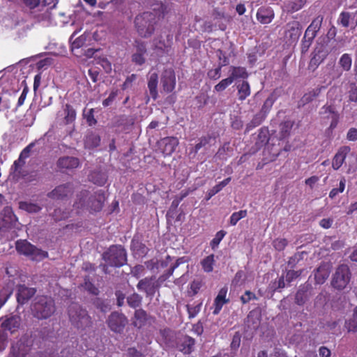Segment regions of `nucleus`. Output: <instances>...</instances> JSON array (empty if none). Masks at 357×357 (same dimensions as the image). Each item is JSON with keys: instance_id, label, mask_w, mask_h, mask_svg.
Instances as JSON below:
<instances>
[{"instance_id": "20e7f679", "label": "nucleus", "mask_w": 357, "mask_h": 357, "mask_svg": "<svg viewBox=\"0 0 357 357\" xmlns=\"http://www.w3.org/2000/svg\"><path fill=\"white\" fill-rule=\"evenodd\" d=\"M155 23L153 14L149 12L143 13L135 19V25L137 33L142 38H149L153 33Z\"/></svg>"}, {"instance_id": "e2e57ef3", "label": "nucleus", "mask_w": 357, "mask_h": 357, "mask_svg": "<svg viewBox=\"0 0 357 357\" xmlns=\"http://www.w3.org/2000/svg\"><path fill=\"white\" fill-rule=\"evenodd\" d=\"M344 327L348 332H357V319L353 317V319L347 320L344 323Z\"/></svg>"}, {"instance_id": "864d4df0", "label": "nucleus", "mask_w": 357, "mask_h": 357, "mask_svg": "<svg viewBox=\"0 0 357 357\" xmlns=\"http://www.w3.org/2000/svg\"><path fill=\"white\" fill-rule=\"evenodd\" d=\"M169 38V36H168ZM168 42L165 43L164 40H159L154 44V49L158 50L160 53L167 52L171 46L172 38H167Z\"/></svg>"}, {"instance_id": "1a4fd4ad", "label": "nucleus", "mask_w": 357, "mask_h": 357, "mask_svg": "<svg viewBox=\"0 0 357 357\" xmlns=\"http://www.w3.org/2000/svg\"><path fill=\"white\" fill-rule=\"evenodd\" d=\"M32 342L26 336L22 337L11 347L10 354L13 357H27L31 350Z\"/></svg>"}, {"instance_id": "338daca9", "label": "nucleus", "mask_w": 357, "mask_h": 357, "mask_svg": "<svg viewBox=\"0 0 357 357\" xmlns=\"http://www.w3.org/2000/svg\"><path fill=\"white\" fill-rule=\"evenodd\" d=\"M10 295L11 292L8 289L3 288L0 290V309L7 301Z\"/></svg>"}, {"instance_id": "58836bf2", "label": "nucleus", "mask_w": 357, "mask_h": 357, "mask_svg": "<svg viewBox=\"0 0 357 357\" xmlns=\"http://www.w3.org/2000/svg\"><path fill=\"white\" fill-rule=\"evenodd\" d=\"M210 136H203L200 137L195 146L190 150L189 155L192 154L193 157H195L202 148L206 146L210 142Z\"/></svg>"}, {"instance_id": "a18cd8bd", "label": "nucleus", "mask_w": 357, "mask_h": 357, "mask_svg": "<svg viewBox=\"0 0 357 357\" xmlns=\"http://www.w3.org/2000/svg\"><path fill=\"white\" fill-rule=\"evenodd\" d=\"M338 63L343 70H350L352 64V59L351 55L347 53L343 54L340 58Z\"/></svg>"}, {"instance_id": "39448f33", "label": "nucleus", "mask_w": 357, "mask_h": 357, "mask_svg": "<svg viewBox=\"0 0 357 357\" xmlns=\"http://www.w3.org/2000/svg\"><path fill=\"white\" fill-rule=\"evenodd\" d=\"M17 251L28 257L33 261H40L48 257V252L38 248L26 240H20L16 242Z\"/></svg>"}, {"instance_id": "412c9836", "label": "nucleus", "mask_w": 357, "mask_h": 357, "mask_svg": "<svg viewBox=\"0 0 357 357\" xmlns=\"http://www.w3.org/2000/svg\"><path fill=\"white\" fill-rule=\"evenodd\" d=\"M79 165V158L73 156H63L58 159L56 166L61 170H71Z\"/></svg>"}, {"instance_id": "c03bdc74", "label": "nucleus", "mask_w": 357, "mask_h": 357, "mask_svg": "<svg viewBox=\"0 0 357 357\" xmlns=\"http://www.w3.org/2000/svg\"><path fill=\"white\" fill-rule=\"evenodd\" d=\"M276 99L277 96H275V93H272L264 101L260 110V112H263L264 114H265V116H266L267 114L271 110V109L272 108Z\"/></svg>"}, {"instance_id": "a19ab883", "label": "nucleus", "mask_w": 357, "mask_h": 357, "mask_svg": "<svg viewBox=\"0 0 357 357\" xmlns=\"http://www.w3.org/2000/svg\"><path fill=\"white\" fill-rule=\"evenodd\" d=\"M214 255L211 254L206 257L201 261V265L204 272L211 273L213 270L215 264Z\"/></svg>"}, {"instance_id": "13d9d810", "label": "nucleus", "mask_w": 357, "mask_h": 357, "mask_svg": "<svg viewBox=\"0 0 357 357\" xmlns=\"http://www.w3.org/2000/svg\"><path fill=\"white\" fill-rule=\"evenodd\" d=\"M216 56L218 58V66L220 68L227 66L229 63V58L226 56L225 53L220 49L216 51Z\"/></svg>"}, {"instance_id": "6e6552de", "label": "nucleus", "mask_w": 357, "mask_h": 357, "mask_svg": "<svg viewBox=\"0 0 357 357\" xmlns=\"http://www.w3.org/2000/svg\"><path fill=\"white\" fill-rule=\"evenodd\" d=\"M319 115L324 120H331L329 130H333L337 126L340 121V114L334 105H324L319 111Z\"/></svg>"}, {"instance_id": "5701e85b", "label": "nucleus", "mask_w": 357, "mask_h": 357, "mask_svg": "<svg viewBox=\"0 0 357 357\" xmlns=\"http://www.w3.org/2000/svg\"><path fill=\"white\" fill-rule=\"evenodd\" d=\"M351 149L348 146H341L335 154L333 161L332 167L335 170H337L343 165L347 154L350 152Z\"/></svg>"}, {"instance_id": "f3484780", "label": "nucleus", "mask_w": 357, "mask_h": 357, "mask_svg": "<svg viewBox=\"0 0 357 357\" xmlns=\"http://www.w3.org/2000/svg\"><path fill=\"white\" fill-rule=\"evenodd\" d=\"M195 340L187 335L179 337L176 342V348L183 354H190L195 348Z\"/></svg>"}, {"instance_id": "7c9ffc66", "label": "nucleus", "mask_w": 357, "mask_h": 357, "mask_svg": "<svg viewBox=\"0 0 357 357\" xmlns=\"http://www.w3.org/2000/svg\"><path fill=\"white\" fill-rule=\"evenodd\" d=\"M323 89H325V86L317 87L309 91L308 93H305L301 99V104L305 105L311 102L314 98L319 96Z\"/></svg>"}, {"instance_id": "f8f14e48", "label": "nucleus", "mask_w": 357, "mask_h": 357, "mask_svg": "<svg viewBox=\"0 0 357 357\" xmlns=\"http://www.w3.org/2000/svg\"><path fill=\"white\" fill-rule=\"evenodd\" d=\"M178 139L176 137H166L158 142V149L164 156L172 155L178 145Z\"/></svg>"}, {"instance_id": "423d86ee", "label": "nucleus", "mask_w": 357, "mask_h": 357, "mask_svg": "<svg viewBox=\"0 0 357 357\" xmlns=\"http://www.w3.org/2000/svg\"><path fill=\"white\" fill-rule=\"evenodd\" d=\"M351 273L347 264H340L335 269L331 282V286L337 290H343L349 284Z\"/></svg>"}, {"instance_id": "680f3d73", "label": "nucleus", "mask_w": 357, "mask_h": 357, "mask_svg": "<svg viewBox=\"0 0 357 357\" xmlns=\"http://www.w3.org/2000/svg\"><path fill=\"white\" fill-rule=\"evenodd\" d=\"M257 297L255 294L250 290H246L243 295L240 298L241 301L243 304L248 303L252 300H257Z\"/></svg>"}, {"instance_id": "e433bc0d", "label": "nucleus", "mask_w": 357, "mask_h": 357, "mask_svg": "<svg viewBox=\"0 0 357 357\" xmlns=\"http://www.w3.org/2000/svg\"><path fill=\"white\" fill-rule=\"evenodd\" d=\"M294 122L291 121H286L280 125V139H284L287 138L293 128Z\"/></svg>"}, {"instance_id": "49530a36", "label": "nucleus", "mask_w": 357, "mask_h": 357, "mask_svg": "<svg viewBox=\"0 0 357 357\" xmlns=\"http://www.w3.org/2000/svg\"><path fill=\"white\" fill-rule=\"evenodd\" d=\"M64 119L66 124L73 123L76 119V112L75 109L69 104H66L64 108Z\"/></svg>"}, {"instance_id": "9d476101", "label": "nucleus", "mask_w": 357, "mask_h": 357, "mask_svg": "<svg viewBox=\"0 0 357 357\" xmlns=\"http://www.w3.org/2000/svg\"><path fill=\"white\" fill-rule=\"evenodd\" d=\"M74 192L75 186L73 183L68 182L56 186L47 194V196L53 199L63 200L70 197L73 195Z\"/></svg>"}, {"instance_id": "a211bd4d", "label": "nucleus", "mask_w": 357, "mask_h": 357, "mask_svg": "<svg viewBox=\"0 0 357 357\" xmlns=\"http://www.w3.org/2000/svg\"><path fill=\"white\" fill-rule=\"evenodd\" d=\"M36 289L28 287L25 284H19L17 286V301L19 304L23 305L36 294Z\"/></svg>"}, {"instance_id": "8fccbe9b", "label": "nucleus", "mask_w": 357, "mask_h": 357, "mask_svg": "<svg viewBox=\"0 0 357 357\" xmlns=\"http://www.w3.org/2000/svg\"><path fill=\"white\" fill-rule=\"evenodd\" d=\"M247 215V210H241L233 213L229 219V224L232 226L236 225L241 219L245 218Z\"/></svg>"}, {"instance_id": "37998d69", "label": "nucleus", "mask_w": 357, "mask_h": 357, "mask_svg": "<svg viewBox=\"0 0 357 357\" xmlns=\"http://www.w3.org/2000/svg\"><path fill=\"white\" fill-rule=\"evenodd\" d=\"M84 284L82 285L84 289L91 295L98 296L100 293V291L98 287L95 286V284L90 280L89 276H86L84 278Z\"/></svg>"}, {"instance_id": "a878e982", "label": "nucleus", "mask_w": 357, "mask_h": 357, "mask_svg": "<svg viewBox=\"0 0 357 357\" xmlns=\"http://www.w3.org/2000/svg\"><path fill=\"white\" fill-rule=\"evenodd\" d=\"M158 75L156 73H151L148 79V89L151 96L153 100H156L158 98Z\"/></svg>"}, {"instance_id": "c9c22d12", "label": "nucleus", "mask_w": 357, "mask_h": 357, "mask_svg": "<svg viewBox=\"0 0 357 357\" xmlns=\"http://www.w3.org/2000/svg\"><path fill=\"white\" fill-rule=\"evenodd\" d=\"M184 262L185 261L183 259V257L178 258L175 263L170 265L169 268L167 271H165L163 274L160 275V282H165L173 275L174 270L176 268H178L180 264Z\"/></svg>"}, {"instance_id": "ea45409f", "label": "nucleus", "mask_w": 357, "mask_h": 357, "mask_svg": "<svg viewBox=\"0 0 357 357\" xmlns=\"http://www.w3.org/2000/svg\"><path fill=\"white\" fill-rule=\"evenodd\" d=\"M19 208L30 213H36L41 210V207L37 204L29 202H20Z\"/></svg>"}, {"instance_id": "2eb2a0df", "label": "nucleus", "mask_w": 357, "mask_h": 357, "mask_svg": "<svg viewBox=\"0 0 357 357\" xmlns=\"http://www.w3.org/2000/svg\"><path fill=\"white\" fill-rule=\"evenodd\" d=\"M1 327L11 333L17 331L21 324V317L17 314H10L0 318Z\"/></svg>"}, {"instance_id": "72a5a7b5", "label": "nucleus", "mask_w": 357, "mask_h": 357, "mask_svg": "<svg viewBox=\"0 0 357 357\" xmlns=\"http://www.w3.org/2000/svg\"><path fill=\"white\" fill-rule=\"evenodd\" d=\"M89 192L86 190H84L79 192L77 195V199L74 204V207L78 209H82L87 207V198L89 197Z\"/></svg>"}, {"instance_id": "6e6d98bb", "label": "nucleus", "mask_w": 357, "mask_h": 357, "mask_svg": "<svg viewBox=\"0 0 357 357\" xmlns=\"http://www.w3.org/2000/svg\"><path fill=\"white\" fill-rule=\"evenodd\" d=\"M346 180L342 177L340 181L339 188H333L329 192V197L331 199L335 198L339 193L343 192L345 188Z\"/></svg>"}, {"instance_id": "09e8293b", "label": "nucleus", "mask_w": 357, "mask_h": 357, "mask_svg": "<svg viewBox=\"0 0 357 357\" xmlns=\"http://www.w3.org/2000/svg\"><path fill=\"white\" fill-rule=\"evenodd\" d=\"M226 234L227 232L225 230H220L215 234V237L210 242V246L213 250H216Z\"/></svg>"}, {"instance_id": "dca6fc26", "label": "nucleus", "mask_w": 357, "mask_h": 357, "mask_svg": "<svg viewBox=\"0 0 357 357\" xmlns=\"http://www.w3.org/2000/svg\"><path fill=\"white\" fill-rule=\"evenodd\" d=\"M135 52L131 56L132 62L137 66H142L146 62L145 55L147 53L146 45L144 42L135 40L134 45Z\"/></svg>"}, {"instance_id": "f704fd0d", "label": "nucleus", "mask_w": 357, "mask_h": 357, "mask_svg": "<svg viewBox=\"0 0 357 357\" xmlns=\"http://www.w3.org/2000/svg\"><path fill=\"white\" fill-rule=\"evenodd\" d=\"M307 0H289L285 3L286 10L288 13H294L301 10L306 3Z\"/></svg>"}, {"instance_id": "4be33fe9", "label": "nucleus", "mask_w": 357, "mask_h": 357, "mask_svg": "<svg viewBox=\"0 0 357 357\" xmlns=\"http://www.w3.org/2000/svg\"><path fill=\"white\" fill-rule=\"evenodd\" d=\"M17 218L10 208H6L0 219V229H8L15 226Z\"/></svg>"}, {"instance_id": "cd10ccee", "label": "nucleus", "mask_w": 357, "mask_h": 357, "mask_svg": "<svg viewBox=\"0 0 357 357\" xmlns=\"http://www.w3.org/2000/svg\"><path fill=\"white\" fill-rule=\"evenodd\" d=\"M238 91V98L241 101H243L248 96H250L251 89L250 84L246 80H243L241 83L236 86Z\"/></svg>"}, {"instance_id": "6ab92c4d", "label": "nucleus", "mask_w": 357, "mask_h": 357, "mask_svg": "<svg viewBox=\"0 0 357 357\" xmlns=\"http://www.w3.org/2000/svg\"><path fill=\"white\" fill-rule=\"evenodd\" d=\"M328 52L323 45L317 47L313 52V56L309 63V69L314 70L324 61L328 56Z\"/></svg>"}, {"instance_id": "bb28decb", "label": "nucleus", "mask_w": 357, "mask_h": 357, "mask_svg": "<svg viewBox=\"0 0 357 357\" xmlns=\"http://www.w3.org/2000/svg\"><path fill=\"white\" fill-rule=\"evenodd\" d=\"M135 320L133 321V326L141 328L146 325L148 320V314L143 309L136 310L134 314Z\"/></svg>"}, {"instance_id": "ddd939ff", "label": "nucleus", "mask_w": 357, "mask_h": 357, "mask_svg": "<svg viewBox=\"0 0 357 357\" xmlns=\"http://www.w3.org/2000/svg\"><path fill=\"white\" fill-rule=\"evenodd\" d=\"M161 84L165 92H172L176 86V79L175 72L172 68L165 69L161 75Z\"/></svg>"}, {"instance_id": "de8ad7c7", "label": "nucleus", "mask_w": 357, "mask_h": 357, "mask_svg": "<svg viewBox=\"0 0 357 357\" xmlns=\"http://www.w3.org/2000/svg\"><path fill=\"white\" fill-rule=\"evenodd\" d=\"M24 165L25 160L20 158H18L17 160L14 161L13 165L10 168L11 173L13 174L14 176L20 178V176H24L21 174V169Z\"/></svg>"}, {"instance_id": "aec40b11", "label": "nucleus", "mask_w": 357, "mask_h": 357, "mask_svg": "<svg viewBox=\"0 0 357 357\" xmlns=\"http://www.w3.org/2000/svg\"><path fill=\"white\" fill-rule=\"evenodd\" d=\"M227 291L228 288L227 286L222 287L219 290L218 294L217 296L215 298L213 302L214 309L213 311V314L214 315L218 314L220 312L223 305L229 302V298L227 297Z\"/></svg>"}, {"instance_id": "4c0bfd02", "label": "nucleus", "mask_w": 357, "mask_h": 357, "mask_svg": "<svg viewBox=\"0 0 357 357\" xmlns=\"http://www.w3.org/2000/svg\"><path fill=\"white\" fill-rule=\"evenodd\" d=\"M290 32L289 37L292 40H298L302 32V26L298 21H294L289 24Z\"/></svg>"}, {"instance_id": "052dcab7", "label": "nucleus", "mask_w": 357, "mask_h": 357, "mask_svg": "<svg viewBox=\"0 0 357 357\" xmlns=\"http://www.w3.org/2000/svg\"><path fill=\"white\" fill-rule=\"evenodd\" d=\"M350 18V13L343 11L339 15L338 23L340 24L343 27L347 28L349 25Z\"/></svg>"}, {"instance_id": "603ef678", "label": "nucleus", "mask_w": 357, "mask_h": 357, "mask_svg": "<svg viewBox=\"0 0 357 357\" xmlns=\"http://www.w3.org/2000/svg\"><path fill=\"white\" fill-rule=\"evenodd\" d=\"M128 305L132 308H136L141 305L142 297L137 293H134L127 298Z\"/></svg>"}, {"instance_id": "79ce46f5", "label": "nucleus", "mask_w": 357, "mask_h": 357, "mask_svg": "<svg viewBox=\"0 0 357 357\" xmlns=\"http://www.w3.org/2000/svg\"><path fill=\"white\" fill-rule=\"evenodd\" d=\"M308 299L307 290L305 287H300L295 295V303L303 305Z\"/></svg>"}, {"instance_id": "7ed1b4c3", "label": "nucleus", "mask_w": 357, "mask_h": 357, "mask_svg": "<svg viewBox=\"0 0 357 357\" xmlns=\"http://www.w3.org/2000/svg\"><path fill=\"white\" fill-rule=\"evenodd\" d=\"M102 259L110 266L121 267L127 263L126 249L121 245H112L103 252Z\"/></svg>"}, {"instance_id": "b1692460", "label": "nucleus", "mask_w": 357, "mask_h": 357, "mask_svg": "<svg viewBox=\"0 0 357 357\" xmlns=\"http://www.w3.org/2000/svg\"><path fill=\"white\" fill-rule=\"evenodd\" d=\"M324 17L321 15H319L315 17L310 24L307 26L305 32V38H309L314 40L317 36L318 31L320 30Z\"/></svg>"}, {"instance_id": "69168bd1", "label": "nucleus", "mask_w": 357, "mask_h": 357, "mask_svg": "<svg viewBox=\"0 0 357 357\" xmlns=\"http://www.w3.org/2000/svg\"><path fill=\"white\" fill-rule=\"evenodd\" d=\"M221 69L219 66L214 69H211L208 71L207 75L209 79L217 80L221 77Z\"/></svg>"}, {"instance_id": "4468645a", "label": "nucleus", "mask_w": 357, "mask_h": 357, "mask_svg": "<svg viewBox=\"0 0 357 357\" xmlns=\"http://www.w3.org/2000/svg\"><path fill=\"white\" fill-rule=\"evenodd\" d=\"M105 201V192L102 190H99L89 197L87 208L90 209L91 212H99L102 209Z\"/></svg>"}, {"instance_id": "f03ea898", "label": "nucleus", "mask_w": 357, "mask_h": 357, "mask_svg": "<svg viewBox=\"0 0 357 357\" xmlns=\"http://www.w3.org/2000/svg\"><path fill=\"white\" fill-rule=\"evenodd\" d=\"M68 315L72 325L78 329L84 330L91 326V319L87 311L77 303H72L68 307Z\"/></svg>"}, {"instance_id": "5fc2aeb1", "label": "nucleus", "mask_w": 357, "mask_h": 357, "mask_svg": "<svg viewBox=\"0 0 357 357\" xmlns=\"http://www.w3.org/2000/svg\"><path fill=\"white\" fill-rule=\"evenodd\" d=\"M233 83L231 78L228 77L222 79L218 84L214 86V90L217 92H222L225 91L229 85Z\"/></svg>"}, {"instance_id": "f257e3e1", "label": "nucleus", "mask_w": 357, "mask_h": 357, "mask_svg": "<svg viewBox=\"0 0 357 357\" xmlns=\"http://www.w3.org/2000/svg\"><path fill=\"white\" fill-rule=\"evenodd\" d=\"M56 310L55 301L50 296H38L31 305L33 317L38 320L50 318Z\"/></svg>"}, {"instance_id": "774afa93", "label": "nucleus", "mask_w": 357, "mask_h": 357, "mask_svg": "<svg viewBox=\"0 0 357 357\" xmlns=\"http://www.w3.org/2000/svg\"><path fill=\"white\" fill-rule=\"evenodd\" d=\"M118 95V90L112 91L109 96L102 101V105L104 107L109 106Z\"/></svg>"}, {"instance_id": "bf43d9fd", "label": "nucleus", "mask_w": 357, "mask_h": 357, "mask_svg": "<svg viewBox=\"0 0 357 357\" xmlns=\"http://www.w3.org/2000/svg\"><path fill=\"white\" fill-rule=\"evenodd\" d=\"M172 261V258L169 255H167L165 259L158 260L156 263L154 264L152 268H155L158 270L160 268H165L169 266Z\"/></svg>"}, {"instance_id": "473e14b6", "label": "nucleus", "mask_w": 357, "mask_h": 357, "mask_svg": "<svg viewBox=\"0 0 357 357\" xmlns=\"http://www.w3.org/2000/svg\"><path fill=\"white\" fill-rule=\"evenodd\" d=\"M266 116L263 112L256 114L252 119L246 125L245 132H249L253 128L259 126L265 120Z\"/></svg>"}, {"instance_id": "2f4dec72", "label": "nucleus", "mask_w": 357, "mask_h": 357, "mask_svg": "<svg viewBox=\"0 0 357 357\" xmlns=\"http://www.w3.org/2000/svg\"><path fill=\"white\" fill-rule=\"evenodd\" d=\"M330 274L328 267L327 266H320L317 268L314 274L317 283L323 284L328 278Z\"/></svg>"}, {"instance_id": "c85d7f7f", "label": "nucleus", "mask_w": 357, "mask_h": 357, "mask_svg": "<svg viewBox=\"0 0 357 357\" xmlns=\"http://www.w3.org/2000/svg\"><path fill=\"white\" fill-rule=\"evenodd\" d=\"M230 71L229 77L233 82L237 79H247L249 75L246 68L241 66H231Z\"/></svg>"}, {"instance_id": "4d7b16f0", "label": "nucleus", "mask_w": 357, "mask_h": 357, "mask_svg": "<svg viewBox=\"0 0 357 357\" xmlns=\"http://www.w3.org/2000/svg\"><path fill=\"white\" fill-rule=\"evenodd\" d=\"M273 248L278 251H282L288 245V241L286 238H278L273 241Z\"/></svg>"}, {"instance_id": "393cba45", "label": "nucleus", "mask_w": 357, "mask_h": 357, "mask_svg": "<svg viewBox=\"0 0 357 357\" xmlns=\"http://www.w3.org/2000/svg\"><path fill=\"white\" fill-rule=\"evenodd\" d=\"M275 16L273 10L270 7H260L257 13V19L261 24H269Z\"/></svg>"}, {"instance_id": "0e129e2a", "label": "nucleus", "mask_w": 357, "mask_h": 357, "mask_svg": "<svg viewBox=\"0 0 357 357\" xmlns=\"http://www.w3.org/2000/svg\"><path fill=\"white\" fill-rule=\"evenodd\" d=\"M84 116L89 126H94L97 123V120L94 117V109H90L86 113L84 112Z\"/></svg>"}, {"instance_id": "c756f323", "label": "nucleus", "mask_w": 357, "mask_h": 357, "mask_svg": "<svg viewBox=\"0 0 357 357\" xmlns=\"http://www.w3.org/2000/svg\"><path fill=\"white\" fill-rule=\"evenodd\" d=\"M100 137L94 132L89 133L85 138L84 144L85 147L92 149L99 146L100 144Z\"/></svg>"}, {"instance_id": "3c124183", "label": "nucleus", "mask_w": 357, "mask_h": 357, "mask_svg": "<svg viewBox=\"0 0 357 357\" xmlns=\"http://www.w3.org/2000/svg\"><path fill=\"white\" fill-rule=\"evenodd\" d=\"M202 305V303H199L196 304L194 303L192 305L188 304L186 305L189 319H192L198 314L201 310Z\"/></svg>"}, {"instance_id": "9b49d317", "label": "nucleus", "mask_w": 357, "mask_h": 357, "mask_svg": "<svg viewBox=\"0 0 357 357\" xmlns=\"http://www.w3.org/2000/svg\"><path fill=\"white\" fill-rule=\"evenodd\" d=\"M155 278H145L139 281L137 287L139 291H144L148 296H153L156 291L165 282H160V277L156 282H153Z\"/></svg>"}, {"instance_id": "0eeeda50", "label": "nucleus", "mask_w": 357, "mask_h": 357, "mask_svg": "<svg viewBox=\"0 0 357 357\" xmlns=\"http://www.w3.org/2000/svg\"><path fill=\"white\" fill-rule=\"evenodd\" d=\"M128 323L127 317L119 312H112L107 320L109 329L116 333H122Z\"/></svg>"}]
</instances>
